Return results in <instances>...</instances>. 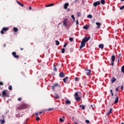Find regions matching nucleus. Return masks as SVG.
<instances>
[{
    "mask_svg": "<svg viewBox=\"0 0 124 124\" xmlns=\"http://www.w3.org/2000/svg\"><path fill=\"white\" fill-rule=\"evenodd\" d=\"M57 87L59 88V89H61V85L58 83H56L54 84V85L51 87V89H52L53 91H55V88H57Z\"/></svg>",
    "mask_w": 124,
    "mask_h": 124,
    "instance_id": "obj_4",
    "label": "nucleus"
},
{
    "mask_svg": "<svg viewBox=\"0 0 124 124\" xmlns=\"http://www.w3.org/2000/svg\"><path fill=\"white\" fill-rule=\"evenodd\" d=\"M96 25L97 26V29H100V26H101V23L100 22H96Z\"/></svg>",
    "mask_w": 124,
    "mask_h": 124,
    "instance_id": "obj_12",
    "label": "nucleus"
},
{
    "mask_svg": "<svg viewBox=\"0 0 124 124\" xmlns=\"http://www.w3.org/2000/svg\"><path fill=\"white\" fill-rule=\"evenodd\" d=\"M17 3L20 5V6H22V7L24 6V4L22 3H20L19 1H17Z\"/></svg>",
    "mask_w": 124,
    "mask_h": 124,
    "instance_id": "obj_27",
    "label": "nucleus"
},
{
    "mask_svg": "<svg viewBox=\"0 0 124 124\" xmlns=\"http://www.w3.org/2000/svg\"><path fill=\"white\" fill-rule=\"evenodd\" d=\"M0 86H3V82H0Z\"/></svg>",
    "mask_w": 124,
    "mask_h": 124,
    "instance_id": "obj_49",
    "label": "nucleus"
},
{
    "mask_svg": "<svg viewBox=\"0 0 124 124\" xmlns=\"http://www.w3.org/2000/svg\"><path fill=\"white\" fill-rule=\"evenodd\" d=\"M112 111H113V108H110L107 114V116H109V115L111 114Z\"/></svg>",
    "mask_w": 124,
    "mask_h": 124,
    "instance_id": "obj_15",
    "label": "nucleus"
},
{
    "mask_svg": "<svg viewBox=\"0 0 124 124\" xmlns=\"http://www.w3.org/2000/svg\"><path fill=\"white\" fill-rule=\"evenodd\" d=\"M36 121H40V118L39 117H36Z\"/></svg>",
    "mask_w": 124,
    "mask_h": 124,
    "instance_id": "obj_44",
    "label": "nucleus"
},
{
    "mask_svg": "<svg viewBox=\"0 0 124 124\" xmlns=\"http://www.w3.org/2000/svg\"><path fill=\"white\" fill-rule=\"evenodd\" d=\"M90 39H91V36H89L88 38H87V37H85L81 41L79 48L82 49L83 47H85V46H86V43H87Z\"/></svg>",
    "mask_w": 124,
    "mask_h": 124,
    "instance_id": "obj_1",
    "label": "nucleus"
},
{
    "mask_svg": "<svg viewBox=\"0 0 124 124\" xmlns=\"http://www.w3.org/2000/svg\"><path fill=\"white\" fill-rule=\"evenodd\" d=\"M2 120H0V122L1 124H4L5 123V121H4V115H2Z\"/></svg>",
    "mask_w": 124,
    "mask_h": 124,
    "instance_id": "obj_9",
    "label": "nucleus"
},
{
    "mask_svg": "<svg viewBox=\"0 0 124 124\" xmlns=\"http://www.w3.org/2000/svg\"><path fill=\"white\" fill-rule=\"evenodd\" d=\"M21 51H23L24 50V48L20 47Z\"/></svg>",
    "mask_w": 124,
    "mask_h": 124,
    "instance_id": "obj_55",
    "label": "nucleus"
},
{
    "mask_svg": "<svg viewBox=\"0 0 124 124\" xmlns=\"http://www.w3.org/2000/svg\"><path fill=\"white\" fill-rule=\"evenodd\" d=\"M66 23H67V18H65L63 22V25L64 26L65 28L67 27V24H66Z\"/></svg>",
    "mask_w": 124,
    "mask_h": 124,
    "instance_id": "obj_10",
    "label": "nucleus"
},
{
    "mask_svg": "<svg viewBox=\"0 0 124 124\" xmlns=\"http://www.w3.org/2000/svg\"><path fill=\"white\" fill-rule=\"evenodd\" d=\"M80 15H81V13L80 12H78L77 13V16L78 17H80Z\"/></svg>",
    "mask_w": 124,
    "mask_h": 124,
    "instance_id": "obj_38",
    "label": "nucleus"
},
{
    "mask_svg": "<svg viewBox=\"0 0 124 124\" xmlns=\"http://www.w3.org/2000/svg\"><path fill=\"white\" fill-rule=\"evenodd\" d=\"M84 70L85 71H88L87 73H86V75L87 76H90V75H91V73H92V70H91V69H88V68H86L84 69Z\"/></svg>",
    "mask_w": 124,
    "mask_h": 124,
    "instance_id": "obj_6",
    "label": "nucleus"
},
{
    "mask_svg": "<svg viewBox=\"0 0 124 124\" xmlns=\"http://www.w3.org/2000/svg\"><path fill=\"white\" fill-rule=\"evenodd\" d=\"M51 110H54V108H48V109H47V111H51Z\"/></svg>",
    "mask_w": 124,
    "mask_h": 124,
    "instance_id": "obj_48",
    "label": "nucleus"
},
{
    "mask_svg": "<svg viewBox=\"0 0 124 124\" xmlns=\"http://www.w3.org/2000/svg\"><path fill=\"white\" fill-rule=\"evenodd\" d=\"M87 18H93V16H92V15H89L87 16Z\"/></svg>",
    "mask_w": 124,
    "mask_h": 124,
    "instance_id": "obj_32",
    "label": "nucleus"
},
{
    "mask_svg": "<svg viewBox=\"0 0 124 124\" xmlns=\"http://www.w3.org/2000/svg\"><path fill=\"white\" fill-rule=\"evenodd\" d=\"M53 70L54 71H55V72L58 71V69L57 68V67H56V65L55 64H54Z\"/></svg>",
    "mask_w": 124,
    "mask_h": 124,
    "instance_id": "obj_25",
    "label": "nucleus"
},
{
    "mask_svg": "<svg viewBox=\"0 0 124 124\" xmlns=\"http://www.w3.org/2000/svg\"><path fill=\"white\" fill-rule=\"evenodd\" d=\"M0 33H1V34H4V31L3 30H2H2L0 31Z\"/></svg>",
    "mask_w": 124,
    "mask_h": 124,
    "instance_id": "obj_39",
    "label": "nucleus"
},
{
    "mask_svg": "<svg viewBox=\"0 0 124 124\" xmlns=\"http://www.w3.org/2000/svg\"><path fill=\"white\" fill-rule=\"evenodd\" d=\"M35 116H36V117H38V113H35Z\"/></svg>",
    "mask_w": 124,
    "mask_h": 124,
    "instance_id": "obj_54",
    "label": "nucleus"
},
{
    "mask_svg": "<svg viewBox=\"0 0 124 124\" xmlns=\"http://www.w3.org/2000/svg\"><path fill=\"white\" fill-rule=\"evenodd\" d=\"M12 54L14 58L16 59H19V55H17V53L16 52H13Z\"/></svg>",
    "mask_w": 124,
    "mask_h": 124,
    "instance_id": "obj_7",
    "label": "nucleus"
},
{
    "mask_svg": "<svg viewBox=\"0 0 124 124\" xmlns=\"http://www.w3.org/2000/svg\"><path fill=\"white\" fill-rule=\"evenodd\" d=\"M122 56V54L121 53H120L119 54V56H118V59H120V58H121V56Z\"/></svg>",
    "mask_w": 124,
    "mask_h": 124,
    "instance_id": "obj_51",
    "label": "nucleus"
},
{
    "mask_svg": "<svg viewBox=\"0 0 124 124\" xmlns=\"http://www.w3.org/2000/svg\"><path fill=\"white\" fill-rule=\"evenodd\" d=\"M2 95L3 97H9V94L7 93L6 90H3L2 91Z\"/></svg>",
    "mask_w": 124,
    "mask_h": 124,
    "instance_id": "obj_3",
    "label": "nucleus"
},
{
    "mask_svg": "<svg viewBox=\"0 0 124 124\" xmlns=\"http://www.w3.org/2000/svg\"><path fill=\"white\" fill-rule=\"evenodd\" d=\"M68 78H69L68 77H66L65 78L63 79V81L64 83H66V80H67Z\"/></svg>",
    "mask_w": 124,
    "mask_h": 124,
    "instance_id": "obj_22",
    "label": "nucleus"
},
{
    "mask_svg": "<svg viewBox=\"0 0 124 124\" xmlns=\"http://www.w3.org/2000/svg\"><path fill=\"white\" fill-rule=\"evenodd\" d=\"M17 100H18V101H21V100H22V98H21V97L18 98V99H17Z\"/></svg>",
    "mask_w": 124,
    "mask_h": 124,
    "instance_id": "obj_47",
    "label": "nucleus"
},
{
    "mask_svg": "<svg viewBox=\"0 0 124 124\" xmlns=\"http://www.w3.org/2000/svg\"><path fill=\"white\" fill-rule=\"evenodd\" d=\"M59 76L60 77H61V78H63V77H64L65 76L64 73L63 72L60 73L59 74Z\"/></svg>",
    "mask_w": 124,
    "mask_h": 124,
    "instance_id": "obj_11",
    "label": "nucleus"
},
{
    "mask_svg": "<svg viewBox=\"0 0 124 124\" xmlns=\"http://www.w3.org/2000/svg\"><path fill=\"white\" fill-rule=\"evenodd\" d=\"M9 91H12V86H11V85L9 86Z\"/></svg>",
    "mask_w": 124,
    "mask_h": 124,
    "instance_id": "obj_35",
    "label": "nucleus"
},
{
    "mask_svg": "<svg viewBox=\"0 0 124 124\" xmlns=\"http://www.w3.org/2000/svg\"><path fill=\"white\" fill-rule=\"evenodd\" d=\"M59 121L61 123H62L64 120L62 118H60Z\"/></svg>",
    "mask_w": 124,
    "mask_h": 124,
    "instance_id": "obj_36",
    "label": "nucleus"
},
{
    "mask_svg": "<svg viewBox=\"0 0 124 124\" xmlns=\"http://www.w3.org/2000/svg\"><path fill=\"white\" fill-rule=\"evenodd\" d=\"M29 10H31V7H29Z\"/></svg>",
    "mask_w": 124,
    "mask_h": 124,
    "instance_id": "obj_57",
    "label": "nucleus"
},
{
    "mask_svg": "<svg viewBox=\"0 0 124 124\" xmlns=\"http://www.w3.org/2000/svg\"><path fill=\"white\" fill-rule=\"evenodd\" d=\"M79 107H80V108H82V110H85V106L80 105L79 106Z\"/></svg>",
    "mask_w": 124,
    "mask_h": 124,
    "instance_id": "obj_26",
    "label": "nucleus"
},
{
    "mask_svg": "<svg viewBox=\"0 0 124 124\" xmlns=\"http://www.w3.org/2000/svg\"><path fill=\"white\" fill-rule=\"evenodd\" d=\"M68 6H69V4L68 3H65L64 5V9H66Z\"/></svg>",
    "mask_w": 124,
    "mask_h": 124,
    "instance_id": "obj_13",
    "label": "nucleus"
},
{
    "mask_svg": "<svg viewBox=\"0 0 124 124\" xmlns=\"http://www.w3.org/2000/svg\"><path fill=\"white\" fill-rule=\"evenodd\" d=\"M67 44H68L67 43H65L64 45H63V47H66V46H67Z\"/></svg>",
    "mask_w": 124,
    "mask_h": 124,
    "instance_id": "obj_41",
    "label": "nucleus"
},
{
    "mask_svg": "<svg viewBox=\"0 0 124 124\" xmlns=\"http://www.w3.org/2000/svg\"><path fill=\"white\" fill-rule=\"evenodd\" d=\"M42 113V111H41V112H40L39 113V114L40 115H41Z\"/></svg>",
    "mask_w": 124,
    "mask_h": 124,
    "instance_id": "obj_58",
    "label": "nucleus"
},
{
    "mask_svg": "<svg viewBox=\"0 0 124 124\" xmlns=\"http://www.w3.org/2000/svg\"><path fill=\"white\" fill-rule=\"evenodd\" d=\"M53 5H55V4L54 3H51L48 5H46V7H49L50 6H53Z\"/></svg>",
    "mask_w": 124,
    "mask_h": 124,
    "instance_id": "obj_20",
    "label": "nucleus"
},
{
    "mask_svg": "<svg viewBox=\"0 0 124 124\" xmlns=\"http://www.w3.org/2000/svg\"><path fill=\"white\" fill-rule=\"evenodd\" d=\"M115 60H116V57L115 56V55H112L111 57V66H114V62H115Z\"/></svg>",
    "mask_w": 124,
    "mask_h": 124,
    "instance_id": "obj_5",
    "label": "nucleus"
},
{
    "mask_svg": "<svg viewBox=\"0 0 124 124\" xmlns=\"http://www.w3.org/2000/svg\"><path fill=\"white\" fill-rule=\"evenodd\" d=\"M117 79L115 78H111V83L113 84V83H114V82H116V80Z\"/></svg>",
    "mask_w": 124,
    "mask_h": 124,
    "instance_id": "obj_18",
    "label": "nucleus"
},
{
    "mask_svg": "<svg viewBox=\"0 0 124 124\" xmlns=\"http://www.w3.org/2000/svg\"><path fill=\"white\" fill-rule=\"evenodd\" d=\"M101 3H102V4H105V0H101Z\"/></svg>",
    "mask_w": 124,
    "mask_h": 124,
    "instance_id": "obj_29",
    "label": "nucleus"
},
{
    "mask_svg": "<svg viewBox=\"0 0 124 124\" xmlns=\"http://www.w3.org/2000/svg\"><path fill=\"white\" fill-rule=\"evenodd\" d=\"M62 118H63V119H64V116H62Z\"/></svg>",
    "mask_w": 124,
    "mask_h": 124,
    "instance_id": "obj_63",
    "label": "nucleus"
},
{
    "mask_svg": "<svg viewBox=\"0 0 124 124\" xmlns=\"http://www.w3.org/2000/svg\"><path fill=\"white\" fill-rule=\"evenodd\" d=\"M55 96L56 98H59V97H60V96H59V95H58L57 93L55 94Z\"/></svg>",
    "mask_w": 124,
    "mask_h": 124,
    "instance_id": "obj_37",
    "label": "nucleus"
},
{
    "mask_svg": "<svg viewBox=\"0 0 124 124\" xmlns=\"http://www.w3.org/2000/svg\"><path fill=\"white\" fill-rule=\"evenodd\" d=\"M26 108H27V104H25L24 103H21L19 107H17V109L19 110H23Z\"/></svg>",
    "mask_w": 124,
    "mask_h": 124,
    "instance_id": "obj_2",
    "label": "nucleus"
},
{
    "mask_svg": "<svg viewBox=\"0 0 124 124\" xmlns=\"http://www.w3.org/2000/svg\"><path fill=\"white\" fill-rule=\"evenodd\" d=\"M119 102V96H116V98L114 101V103L117 104Z\"/></svg>",
    "mask_w": 124,
    "mask_h": 124,
    "instance_id": "obj_19",
    "label": "nucleus"
},
{
    "mask_svg": "<svg viewBox=\"0 0 124 124\" xmlns=\"http://www.w3.org/2000/svg\"><path fill=\"white\" fill-rule=\"evenodd\" d=\"M13 30H14V32H17V31H18V28H17L16 27L14 28Z\"/></svg>",
    "mask_w": 124,
    "mask_h": 124,
    "instance_id": "obj_24",
    "label": "nucleus"
},
{
    "mask_svg": "<svg viewBox=\"0 0 124 124\" xmlns=\"http://www.w3.org/2000/svg\"><path fill=\"white\" fill-rule=\"evenodd\" d=\"M69 40L71 42H72L73 41V38H69Z\"/></svg>",
    "mask_w": 124,
    "mask_h": 124,
    "instance_id": "obj_43",
    "label": "nucleus"
},
{
    "mask_svg": "<svg viewBox=\"0 0 124 124\" xmlns=\"http://www.w3.org/2000/svg\"><path fill=\"white\" fill-rule=\"evenodd\" d=\"M75 99L77 100V101H80V100H81V98H80L79 96H78L75 97Z\"/></svg>",
    "mask_w": 124,
    "mask_h": 124,
    "instance_id": "obj_21",
    "label": "nucleus"
},
{
    "mask_svg": "<svg viewBox=\"0 0 124 124\" xmlns=\"http://www.w3.org/2000/svg\"><path fill=\"white\" fill-rule=\"evenodd\" d=\"M77 25H79V23L78 22V21H77Z\"/></svg>",
    "mask_w": 124,
    "mask_h": 124,
    "instance_id": "obj_59",
    "label": "nucleus"
},
{
    "mask_svg": "<svg viewBox=\"0 0 124 124\" xmlns=\"http://www.w3.org/2000/svg\"><path fill=\"white\" fill-rule=\"evenodd\" d=\"M71 18H72V19H73V20H74V21L75 20V17H74V15H72Z\"/></svg>",
    "mask_w": 124,
    "mask_h": 124,
    "instance_id": "obj_40",
    "label": "nucleus"
},
{
    "mask_svg": "<svg viewBox=\"0 0 124 124\" xmlns=\"http://www.w3.org/2000/svg\"><path fill=\"white\" fill-rule=\"evenodd\" d=\"M66 104H71V102L70 100H66L65 101Z\"/></svg>",
    "mask_w": 124,
    "mask_h": 124,
    "instance_id": "obj_23",
    "label": "nucleus"
},
{
    "mask_svg": "<svg viewBox=\"0 0 124 124\" xmlns=\"http://www.w3.org/2000/svg\"><path fill=\"white\" fill-rule=\"evenodd\" d=\"M78 79H79V78H78V77H76V78H75V81H78Z\"/></svg>",
    "mask_w": 124,
    "mask_h": 124,
    "instance_id": "obj_46",
    "label": "nucleus"
},
{
    "mask_svg": "<svg viewBox=\"0 0 124 124\" xmlns=\"http://www.w3.org/2000/svg\"><path fill=\"white\" fill-rule=\"evenodd\" d=\"M91 107H93V105H91Z\"/></svg>",
    "mask_w": 124,
    "mask_h": 124,
    "instance_id": "obj_62",
    "label": "nucleus"
},
{
    "mask_svg": "<svg viewBox=\"0 0 124 124\" xmlns=\"http://www.w3.org/2000/svg\"><path fill=\"white\" fill-rule=\"evenodd\" d=\"M2 31H8V30H9V28L8 27H3L2 29Z\"/></svg>",
    "mask_w": 124,
    "mask_h": 124,
    "instance_id": "obj_14",
    "label": "nucleus"
},
{
    "mask_svg": "<svg viewBox=\"0 0 124 124\" xmlns=\"http://www.w3.org/2000/svg\"><path fill=\"white\" fill-rule=\"evenodd\" d=\"M64 52H65V49L64 48L62 49V53L64 54Z\"/></svg>",
    "mask_w": 124,
    "mask_h": 124,
    "instance_id": "obj_30",
    "label": "nucleus"
},
{
    "mask_svg": "<svg viewBox=\"0 0 124 124\" xmlns=\"http://www.w3.org/2000/svg\"><path fill=\"white\" fill-rule=\"evenodd\" d=\"M85 122L87 124H90V121L89 120H86L85 121Z\"/></svg>",
    "mask_w": 124,
    "mask_h": 124,
    "instance_id": "obj_45",
    "label": "nucleus"
},
{
    "mask_svg": "<svg viewBox=\"0 0 124 124\" xmlns=\"http://www.w3.org/2000/svg\"><path fill=\"white\" fill-rule=\"evenodd\" d=\"M124 9V5L121 6V7L120 8V10H123V9Z\"/></svg>",
    "mask_w": 124,
    "mask_h": 124,
    "instance_id": "obj_42",
    "label": "nucleus"
},
{
    "mask_svg": "<svg viewBox=\"0 0 124 124\" xmlns=\"http://www.w3.org/2000/svg\"><path fill=\"white\" fill-rule=\"evenodd\" d=\"M100 5V1H99L94 2L93 3V6H94V7H96V6H97V5Z\"/></svg>",
    "mask_w": 124,
    "mask_h": 124,
    "instance_id": "obj_8",
    "label": "nucleus"
},
{
    "mask_svg": "<svg viewBox=\"0 0 124 124\" xmlns=\"http://www.w3.org/2000/svg\"><path fill=\"white\" fill-rule=\"evenodd\" d=\"M122 73H124V65L122 67Z\"/></svg>",
    "mask_w": 124,
    "mask_h": 124,
    "instance_id": "obj_31",
    "label": "nucleus"
},
{
    "mask_svg": "<svg viewBox=\"0 0 124 124\" xmlns=\"http://www.w3.org/2000/svg\"><path fill=\"white\" fill-rule=\"evenodd\" d=\"M121 1H124V0H121Z\"/></svg>",
    "mask_w": 124,
    "mask_h": 124,
    "instance_id": "obj_64",
    "label": "nucleus"
},
{
    "mask_svg": "<svg viewBox=\"0 0 124 124\" xmlns=\"http://www.w3.org/2000/svg\"><path fill=\"white\" fill-rule=\"evenodd\" d=\"M117 62H120V58H118V59Z\"/></svg>",
    "mask_w": 124,
    "mask_h": 124,
    "instance_id": "obj_56",
    "label": "nucleus"
},
{
    "mask_svg": "<svg viewBox=\"0 0 124 124\" xmlns=\"http://www.w3.org/2000/svg\"><path fill=\"white\" fill-rule=\"evenodd\" d=\"M56 42V45H57V46H59V45H60V42H59V41L56 40L55 41Z\"/></svg>",
    "mask_w": 124,
    "mask_h": 124,
    "instance_id": "obj_28",
    "label": "nucleus"
},
{
    "mask_svg": "<svg viewBox=\"0 0 124 124\" xmlns=\"http://www.w3.org/2000/svg\"><path fill=\"white\" fill-rule=\"evenodd\" d=\"M75 124H78V123H76V122H75Z\"/></svg>",
    "mask_w": 124,
    "mask_h": 124,
    "instance_id": "obj_61",
    "label": "nucleus"
},
{
    "mask_svg": "<svg viewBox=\"0 0 124 124\" xmlns=\"http://www.w3.org/2000/svg\"><path fill=\"white\" fill-rule=\"evenodd\" d=\"M3 47H6V44H3Z\"/></svg>",
    "mask_w": 124,
    "mask_h": 124,
    "instance_id": "obj_53",
    "label": "nucleus"
},
{
    "mask_svg": "<svg viewBox=\"0 0 124 124\" xmlns=\"http://www.w3.org/2000/svg\"><path fill=\"white\" fill-rule=\"evenodd\" d=\"M110 92L111 94V96H114V93H113V91L112 90H110Z\"/></svg>",
    "mask_w": 124,
    "mask_h": 124,
    "instance_id": "obj_33",
    "label": "nucleus"
},
{
    "mask_svg": "<svg viewBox=\"0 0 124 124\" xmlns=\"http://www.w3.org/2000/svg\"><path fill=\"white\" fill-rule=\"evenodd\" d=\"M121 124H124V122H122Z\"/></svg>",
    "mask_w": 124,
    "mask_h": 124,
    "instance_id": "obj_60",
    "label": "nucleus"
},
{
    "mask_svg": "<svg viewBox=\"0 0 124 124\" xmlns=\"http://www.w3.org/2000/svg\"><path fill=\"white\" fill-rule=\"evenodd\" d=\"M89 28H90V25H86V26H83V28L84 30H88L89 29Z\"/></svg>",
    "mask_w": 124,
    "mask_h": 124,
    "instance_id": "obj_17",
    "label": "nucleus"
},
{
    "mask_svg": "<svg viewBox=\"0 0 124 124\" xmlns=\"http://www.w3.org/2000/svg\"><path fill=\"white\" fill-rule=\"evenodd\" d=\"M75 97H77L78 96V93L76 92L75 93Z\"/></svg>",
    "mask_w": 124,
    "mask_h": 124,
    "instance_id": "obj_34",
    "label": "nucleus"
},
{
    "mask_svg": "<svg viewBox=\"0 0 124 124\" xmlns=\"http://www.w3.org/2000/svg\"><path fill=\"white\" fill-rule=\"evenodd\" d=\"M115 91H116V92H118V91H119V88H116Z\"/></svg>",
    "mask_w": 124,
    "mask_h": 124,
    "instance_id": "obj_52",
    "label": "nucleus"
},
{
    "mask_svg": "<svg viewBox=\"0 0 124 124\" xmlns=\"http://www.w3.org/2000/svg\"><path fill=\"white\" fill-rule=\"evenodd\" d=\"M123 90H124V86L122 85L121 86V91H123Z\"/></svg>",
    "mask_w": 124,
    "mask_h": 124,
    "instance_id": "obj_50",
    "label": "nucleus"
},
{
    "mask_svg": "<svg viewBox=\"0 0 124 124\" xmlns=\"http://www.w3.org/2000/svg\"><path fill=\"white\" fill-rule=\"evenodd\" d=\"M99 48H101L102 50H103V48H104V45L102 44H100L99 45Z\"/></svg>",
    "mask_w": 124,
    "mask_h": 124,
    "instance_id": "obj_16",
    "label": "nucleus"
}]
</instances>
